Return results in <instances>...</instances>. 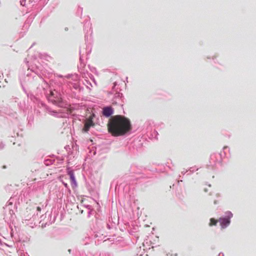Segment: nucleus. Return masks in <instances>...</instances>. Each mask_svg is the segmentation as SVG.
<instances>
[{
    "label": "nucleus",
    "instance_id": "nucleus-1",
    "mask_svg": "<svg viewBox=\"0 0 256 256\" xmlns=\"http://www.w3.org/2000/svg\"><path fill=\"white\" fill-rule=\"evenodd\" d=\"M107 126L108 132L114 136H124L132 129L130 120L122 115L111 117Z\"/></svg>",
    "mask_w": 256,
    "mask_h": 256
},
{
    "label": "nucleus",
    "instance_id": "nucleus-2",
    "mask_svg": "<svg viewBox=\"0 0 256 256\" xmlns=\"http://www.w3.org/2000/svg\"><path fill=\"white\" fill-rule=\"evenodd\" d=\"M222 228H225L230 224V217L220 218L218 220Z\"/></svg>",
    "mask_w": 256,
    "mask_h": 256
},
{
    "label": "nucleus",
    "instance_id": "nucleus-3",
    "mask_svg": "<svg viewBox=\"0 0 256 256\" xmlns=\"http://www.w3.org/2000/svg\"><path fill=\"white\" fill-rule=\"evenodd\" d=\"M94 122L92 120V118H89L87 119L84 123V126L83 128V130L85 132H87L89 130L90 127L92 126H94Z\"/></svg>",
    "mask_w": 256,
    "mask_h": 256
},
{
    "label": "nucleus",
    "instance_id": "nucleus-4",
    "mask_svg": "<svg viewBox=\"0 0 256 256\" xmlns=\"http://www.w3.org/2000/svg\"><path fill=\"white\" fill-rule=\"evenodd\" d=\"M68 174L70 176V180L71 182V185L73 188H76L78 184L74 176V172L72 170H70L68 172Z\"/></svg>",
    "mask_w": 256,
    "mask_h": 256
},
{
    "label": "nucleus",
    "instance_id": "nucleus-5",
    "mask_svg": "<svg viewBox=\"0 0 256 256\" xmlns=\"http://www.w3.org/2000/svg\"><path fill=\"white\" fill-rule=\"evenodd\" d=\"M114 110L112 107H105L102 110V114L106 117L110 116L113 114Z\"/></svg>",
    "mask_w": 256,
    "mask_h": 256
},
{
    "label": "nucleus",
    "instance_id": "nucleus-6",
    "mask_svg": "<svg viewBox=\"0 0 256 256\" xmlns=\"http://www.w3.org/2000/svg\"><path fill=\"white\" fill-rule=\"evenodd\" d=\"M50 100L55 104H58L62 102V98H58L56 100L52 98H50Z\"/></svg>",
    "mask_w": 256,
    "mask_h": 256
},
{
    "label": "nucleus",
    "instance_id": "nucleus-7",
    "mask_svg": "<svg viewBox=\"0 0 256 256\" xmlns=\"http://www.w3.org/2000/svg\"><path fill=\"white\" fill-rule=\"evenodd\" d=\"M217 222H218L217 220H216L214 218H212L210 220V226H216V224Z\"/></svg>",
    "mask_w": 256,
    "mask_h": 256
},
{
    "label": "nucleus",
    "instance_id": "nucleus-8",
    "mask_svg": "<svg viewBox=\"0 0 256 256\" xmlns=\"http://www.w3.org/2000/svg\"><path fill=\"white\" fill-rule=\"evenodd\" d=\"M178 254L177 253H174L173 252L171 251L170 252H168L166 254V256H178Z\"/></svg>",
    "mask_w": 256,
    "mask_h": 256
},
{
    "label": "nucleus",
    "instance_id": "nucleus-9",
    "mask_svg": "<svg viewBox=\"0 0 256 256\" xmlns=\"http://www.w3.org/2000/svg\"><path fill=\"white\" fill-rule=\"evenodd\" d=\"M36 210H38V212H40V211H41V208H40V206H38V207L36 208Z\"/></svg>",
    "mask_w": 256,
    "mask_h": 256
},
{
    "label": "nucleus",
    "instance_id": "nucleus-10",
    "mask_svg": "<svg viewBox=\"0 0 256 256\" xmlns=\"http://www.w3.org/2000/svg\"><path fill=\"white\" fill-rule=\"evenodd\" d=\"M63 184L66 188H68V184L64 183V182H63Z\"/></svg>",
    "mask_w": 256,
    "mask_h": 256
},
{
    "label": "nucleus",
    "instance_id": "nucleus-11",
    "mask_svg": "<svg viewBox=\"0 0 256 256\" xmlns=\"http://www.w3.org/2000/svg\"><path fill=\"white\" fill-rule=\"evenodd\" d=\"M50 94H51L52 96L54 95V92H51Z\"/></svg>",
    "mask_w": 256,
    "mask_h": 256
}]
</instances>
